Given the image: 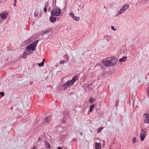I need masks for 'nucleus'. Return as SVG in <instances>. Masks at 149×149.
<instances>
[{
    "instance_id": "1",
    "label": "nucleus",
    "mask_w": 149,
    "mask_h": 149,
    "mask_svg": "<svg viewBox=\"0 0 149 149\" xmlns=\"http://www.w3.org/2000/svg\"><path fill=\"white\" fill-rule=\"evenodd\" d=\"M38 42V40H36L26 47V50L28 51V54H31L33 53V52L36 49Z\"/></svg>"
},
{
    "instance_id": "2",
    "label": "nucleus",
    "mask_w": 149,
    "mask_h": 149,
    "mask_svg": "<svg viewBox=\"0 0 149 149\" xmlns=\"http://www.w3.org/2000/svg\"><path fill=\"white\" fill-rule=\"evenodd\" d=\"M61 12V10L58 7H57L55 4H53V9L51 12L52 16H58Z\"/></svg>"
},
{
    "instance_id": "3",
    "label": "nucleus",
    "mask_w": 149,
    "mask_h": 149,
    "mask_svg": "<svg viewBox=\"0 0 149 149\" xmlns=\"http://www.w3.org/2000/svg\"><path fill=\"white\" fill-rule=\"evenodd\" d=\"M147 135V132L146 129H142L141 132V133L140 135V138L141 141H142L144 139Z\"/></svg>"
},
{
    "instance_id": "4",
    "label": "nucleus",
    "mask_w": 149,
    "mask_h": 149,
    "mask_svg": "<svg viewBox=\"0 0 149 149\" xmlns=\"http://www.w3.org/2000/svg\"><path fill=\"white\" fill-rule=\"evenodd\" d=\"M109 62H110V66H114L117 60L116 58L113 57H108Z\"/></svg>"
},
{
    "instance_id": "5",
    "label": "nucleus",
    "mask_w": 149,
    "mask_h": 149,
    "mask_svg": "<svg viewBox=\"0 0 149 149\" xmlns=\"http://www.w3.org/2000/svg\"><path fill=\"white\" fill-rule=\"evenodd\" d=\"M50 31V29H47L46 30L38 32L36 36L35 35H34L33 36H34V37H37L39 36L40 35H41L42 36L45 34L48 33Z\"/></svg>"
},
{
    "instance_id": "6",
    "label": "nucleus",
    "mask_w": 149,
    "mask_h": 149,
    "mask_svg": "<svg viewBox=\"0 0 149 149\" xmlns=\"http://www.w3.org/2000/svg\"><path fill=\"white\" fill-rule=\"evenodd\" d=\"M109 60L108 58H104L102 60V62L104 66H110V62H109Z\"/></svg>"
},
{
    "instance_id": "7",
    "label": "nucleus",
    "mask_w": 149,
    "mask_h": 149,
    "mask_svg": "<svg viewBox=\"0 0 149 149\" xmlns=\"http://www.w3.org/2000/svg\"><path fill=\"white\" fill-rule=\"evenodd\" d=\"M8 16V12L5 11L1 13V18L2 19H5Z\"/></svg>"
},
{
    "instance_id": "8",
    "label": "nucleus",
    "mask_w": 149,
    "mask_h": 149,
    "mask_svg": "<svg viewBox=\"0 0 149 149\" xmlns=\"http://www.w3.org/2000/svg\"><path fill=\"white\" fill-rule=\"evenodd\" d=\"M144 121L145 123H149V114L146 113L144 115Z\"/></svg>"
},
{
    "instance_id": "9",
    "label": "nucleus",
    "mask_w": 149,
    "mask_h": 149,
    "mask_svg": "<svg viewBox=\"0 0 149 149\" xmlns=\"http://www.w3.org/2000/svg\"><path fill=\"white\" fill-rule=\"evenodd\" d=\"M70 85L69 81H67L62 86V87L64 90L67 89L69 86Z\"/></svg>"
},
{
    "instance_id": "10",
    "label": "nucleus",
    "mask_w": 149,
    "mask_h": 149,
    "mask_svg": "<svg viewBox=\"0 0 149 149\" xmlns=\"http://www.w3.org/2000/svg\"><path fill=\"white\" fill-rule=\"evenodd\" d=\"M69 15L74 20L76 21H78L79 20V17L75 16L72 13H70Z\"/></svg>"
},
{
    "instance_id": "11",
    "label": "nucleus",
    "mask_w": 149,
    "mask_h": 149,
    "mask_svg": "<svg viewBox=\"0 0 149 149\" xmlns=\"http://www.w3.org/2000/svg\"><path fill=\"white\" fill-rule=\"evenodd\" d=\"M57 18H56L55 17H54L52 16H50L49 18V19L50 21L52 23H54L56 21V19Z\"/></svg>"
},
{
    "instance_id": "12",
    "label": "nucleus",
    "mask_w": 149,
    "mask_h": 149,
    "mask_svg": "<svg viewBox=\"0 0 149 149\" xmlns=\"http://www.w3.org/2000/svg\"><path fill=\"white\" fill-rule=\"evenodd\" d=\"M44 143L46 147L48 148H50L51 147V145L48 141H44Z\"/></svg>"
},
{
    "instance_id": "13",
    "label": "nucleus",
    "mask_w": 149,
    "mask_h": 149,
    "mask_svg": "<svg viewBox=\"0 0 149 149\" xmlns=\"http://www.w3.org/2000/svg\"><path fill=\"white\" fill-rule=\"evenodd\" d=\"M95 148L96 149H101V145L100 143H95Z\"/></svg>"
},
{
    "instance_id": "14",
    "label": "nucleus",
    "mask_w": 149,
    "mask_h": 149,
    "mask_svg": "<svg viewBox=\"0 0 149 149\" xmlns=\"http://www.w3.org/2000/svg\"><path fill=\"white\" fill-rule=\"evenodd\" d=\"M129 7V5L126 3L125 4V5L123 6V7L122 8V9L123 10V11L125 12V11Z\"/></svg>"
},
{
    "instance_id": "15",
    "label": "nucleus",
    "mask_w": 149,
    "mask_h": 149,
    "mask_svg": "<svg viewBox=\"0 0 149 149\" xmlns=\"http://www.w3.org/2000/svg\"><path fill=\"white\" fill-rule=\"evenodd\" d=\"M30 54H28V51L26 50L24 52L22 57L23 58H26L28 55Z\"/></svg>"
},
{
    "instance_id": "16",
    "label": "nucleus",
    "mask_w": 149,
    "mask_h": 149,
    "mask_svg": "<svg viewBox=\"0 0 149 149\" xmlns=\"http://www.w3.org/2000/svg\"><path fill=\"white\" fill-rule=\"evenodd\" d=\"M52 119V117L51 116H49L47 117L46 120H45V121L47 123H49L50 121Z\"/></svg>"
},
{
    "instance_id": "17",
    "label": "nucleus",
    "mask_w": 149,
    "mask_h": 149,
    "mask_svg": "<svg viewBox=\"0 0 149 149\" xmlns=\"http://www.w3.org/2000/svg\"><path fill=\"white\" fill-rule=\"evenodd\" d=\"M127 59V57L124 56L122 58L119 59V61L120 62H125Z\"/></svg>"
},
{
    "instance_id": "18",
    "label": "nucleus",
    "mask_w": 149,
    "mask_h": 149,
    "mask_svg": "<svg viewBox=\"0 0 149 149\" xmlns=\"http://www.w3.org/2000/svg\"><path fill=\"white\" fill-rule=\"evenodd\" d=\"M45 61V59H43L41 63H38L37 64L38 65L39 67L42 66L44 65Z\"/></svg>"
},
{
    "instance_id": "19",
    "label": "nucleus",
    "mask_w": 149,
    "mask_h": 149,
    "mask_svg": "<svg viewBox=\"0 0 149 149\" xmlns=\"http://www.w3.org/2000/svg\"><path fill=\"white\" fill-rule=\"evenodd\" d=\"M124 12L125 11H123V10L122 9V8H121L120 10L117 13V15H116V16H117L118 15H120L122 13H124Z\"/></svg>"
},
{
    "instance_id": "20",
    "label": "nucleus",
    "mask_w": 149,
    "mask_h": 149,
    "mask_svg": "<svg viewBox=\"0 0 149 149\" xmlns=\"http://www.w3.org/2000/svg\"><path fill=\"white\" fill-rule=\"evenodd\" d=\"M95 107L94 104H93V105H91L89 108L90 110L89 111L90 112H91L94 108Z\"/></svg>"
},
{
    "instance_id": "21",
    "label": "nucleus",
    "mask_w": 149,
    "mask_h": 149,
    "mask_svg": "<svg viewBox=\"0 0 149 149\" xmlns=\"http://www.w3.org/2000/svg\"><path fill=\"white\" fill-rule=\"evenodd\" d=\"M94 101H95V100L91 97L89 99V102L91 104H92Z\"/></svg>"
},
{
    "instance_id": "22",
    "label": "nucleus",
    "mask_w": 149,
    "mask_h": 149,
    "mask_svg": "<svg viewBox=\"0 0 149 149\" xmlns=\"http://www.w3.org/2000/svg\"><path fill=\"white\" fill-rule=\"evenodd\" d=\"M69 82H70V85H72V84H73L75 82L72 79L71 80H69Z\"/></svg>"
},
{
    "instance_id": "23",
    "label": "nucleus",
    "mask_w": 149,
    "mask_h": 149,
    "mask_svg": "<svg viewBox=\"0 0 149 149\" xmlns=\"http://www.w3.org/2000/svg\"><path fill=\"white\" fill-rule=\"evenodd\" d=\"M103 128L102 127H100L98 129H97V133H99L102 130Z\"/></svg>"
},
{
    "instance_id": "24",
    "label": "nucleus",
    "mask_w": 149,
    "mask_h": 149,
    "mask_svg": "<svg viewBox=\"0 0 149 149\" xmlns=\"http://www.w3.org/2000/svg\"><path fill=\"white\" fill-rule=\"evenodd\" d=\"M34 15L36 17H37L39 14V13L37 11H35L34 13Z\"/></svg>"
},
{
    "instance_id": "25",
    "label": "nucleus",
    "mask_w": 149,
    "mask_h": 149,
    "mask_svg": "<svg viewBox=\"0 0 149 149\" xmlns=\"http://www.w3.org/2000/svg\"><path fill=\"white\" fill-rule=\"evenodd\" d=\"M75 81L78 79L77 75L72 79Z\"/></svg>"
},
{
    "instance_id": "26",
    "label": "nucleus",
    "mask_w": 149,
    "mask_h": 149,
    "mask_svg": "<svg viewBox=\"0 0 149 149\" xmlns=\"http://www.w3.org/2000/svg\"><path fill=\"white\" fill-rule=\"evenodd\" d=\"M132 141L133 143H136V139L135 137H133L132 139Z\"/></svg>"
},
{
    "instance_id": "27",
    "label": "nucleus",
    "mask_w": 149,
    "mask_h": 149,
    "mask_svg": "<svg viewBox=\"0 0 149 149\" xmlns=\"http://www.w3.org/2000/svg\"><path fill=\"white\" fill-rule=\"evenodd\" d=\"M111 29L112 30H113L114 31H116V29L113 26H111Z\"/></svg>"
},
{
    "instance_id": "28",
    "label": "nucleus",
    "mask_w": 149,
    "mask_h": 149,
    "mask_svg": "<svg viewBox=\"0 0 149 149\" xmlns=\"http://www.w3.org/2000/svg\"><path fill=\"white\" fill-rule=\"evenodd\" d=\"M47 11V8L46 7H45L44 8V11L45 12H46Z\"/></svg>"
},
{
    "instance_id": "29",
    "label": "nucleus",
    "mask_w": 149,
    "mask_h": 149,
    "mask_svg": "<svg viewBox=\"0 0 149 149\" xmlns=\"http://www.w3.org/2000/svg\"><path fill=\"white\" fill-rule=\"evenodd\" d=\"M48 1L47 2H46L45 3V7H46L47 8L48 7Z\"/></svg>"
},
{
    "instance_id": "30",
    "label": "nucleus",
    "mask_w": 149,
    "mask_h": 149,
    "mask_svg": "<svg viewBox=\"0 0 149 149\" xmlns=\"http://www.w3.org/2000/svg\"><path fill=\"white\" fill-rule=\"evenodd\" d=\"M4 95V93L3 92H1V95L3 96Z\"/></svg>"
},
{
    "instance_id": "31",
    "label": "nucleus",
    "mask_w": 149,
    "mask_h": 149,
    "mask_svg": "<svg viewBox=\"0 0 149 149\" xmlns=\"http://www.w3.org/2000/svg\"><path fill=\"white\" fill-rule=\"evenodd\" d=\"M64 61L63 60H61L60 61V63L61 64H63L64 63Z\"/></svg>"
},
{
    "instance_id": "32",
    "label": "nucleus",
    "mask_w": 149,
    "mask_h": 149,
    "mask_svg": "<svg viewBox=\"0 0 149 149\" xmlns=\"http://www.w3.org/2000/svg\"><path fill=\"white\" fill-rule=\"evenodd\" d=\"M37 147L36 146H34L32 149H37Z\"/></svg>"
},
{
    "instance_id": "33",
    "label": "nucleus",
    "mask_w": 149,
    "mask_h": 149,
    "mask_svg": "<svg viewBox=\"0 0 149 149\" xmlns=\"http://www.w3.org/2000/svg\"><path fill=\"white\" fill-rule=\"evenodd\" d=\"M67 56V59L66 60V62H68L69 61L68 56Z\"/></svg>"
},
{
    "instance_id": "34",
    "label": "nucleus",
    "mask_w": 149,
    "mask_h": 149,
    "mask_svg": "<svg viewBox=\"0 0 149 149\" xmlns=\"http://www.w3.org/2000/svg\"><path fill=\"white\" fill-rule=\"evenodd\" d=\"M57 149H62V148L61 147H58Z\"/></svg>"
},
{
    "instance_id": "35",
    "label": "nucleus",
    "mask_w": 149,
    "mask_h": 149,
    "mask_svg": "<svg viewBox=\"0 0 149 149\" xmlns=\"http://www.w3.org/2000/svg\"><path fill=\"white\" fill-rule=\"evenodd\" d=\"M14 1H15V3H17V2H16V0H14Z\"/></svg>"
},
{
    "instance_id": "36",
    "label": "nucleus",
    "mask_w": 149,
    "mask_h": 149,
    "mask_svg": "<svg viewBox=\"0 0 149 149\" xmlns=\"http://www.w3.org/2000/svg\"><path fill=\"white\" fill-rule=\"evenodd\" d=\"M50 8H48V10L49 11H50Z\"/></svg>"
},
{
    "instance_id": "37",
    "label": "nucleus",
    "mask_w": 149,
    "mask_h": 149,
    "mask_svg": "<svg viewBox=\"0 0 149 149\" xmlns=\"http://www.w3.org/2000/svg\"><path fill=\"white\" fill-rule=\"evenodd\" d=\"M80 134H81V136H82V135H83V133H80Z\"/></svg>"
},
{
    "instance_id": "38",
    "label": "nucleus",
    "mask_w": 149,
    "mask_h": 149,
    "mask_svg": "<svg viewBox=\"0 0 149 149\" xmlns=\"http://www.w3.org/2000/svg\"><path fill=\"white\" fill-rule=\"evenodd\" d=\"M14 6H16V3H14Z\"/></svg>"
},
{
    "instance_id": "39",
    "label": "nucleus",
    "mask_w": 149,
    "mask_h": 149,
    "mask_svg": "<svg viewBox=\"0 0 149 149\" xmlns=\"http://www.w3.org/2000/svg\"><path fill=\"white\" fill-rule=\"evenodd\" d=\"M117 102H116V107L117 106Z\"/></svg>"
}]
</instances>
